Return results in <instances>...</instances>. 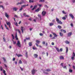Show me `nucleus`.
<instances>
[{
    "instance_id": "nucleus-37",
    "label": "nucleus",
    "mask_w": 75,
    "mask_h": 75,
    "mask_svg": "<svg viewBox=\"0 0 75 75\" xmlns=\"http://www.w3.org/2000/svg\"><path fill=\"white\" fill-rule=\"evenodd\" d=\"M23 10V8L22 7H21V8L19 9V11H22V10Z\"/></svg>"
},
{
    "instance_id": "nucleus-32",
    "label": "nucleus",
    "mask_w": 75,
    "mask_h": 75,
    "mask_svg": "<svg viewBox=\"0 0 75 75\" xmlns=\"http://www.w3.org/2000/svg\"><path fill=\"white\" fill-rule=\"evenodd\" d=\"M59 34L61 37H62V36H63V33H62L61 32H60Z\"/></svg>"
},
{
    "instance_id": "nucleus-33",
    "label": "nucleus",
    "mask_w": 75,
    "mask_h": 75,
    "mask_svg": "<svg viewBox=\"0 0 75 75\" xmlns=\"http://www.w3.org/2000/svg\"><path fill=\"white\" fill-rule=\"evenodd\" d=\"M12 41L13 42V44H16V42L14 41V40H13V39H12Z\"/></svg>"
},
{
    "instance_id": "nucleus-63",
    "label": "nucleus",
    "mask_w": 75,
    "mask_h": 75,
    "mask_svg": "<svg viewBox=\"0 0 75 75\" xmlns=\"http://www.w3.org/2000/svg\"><path fill=\"white\" fill-rule=\"evenodd\" d=\"M36 7H37V6H34L33 8L35 9V8Z\"/></svg>"
},
{
    "instance_id": "nucleus-52",
    "label": "nucleus",
    "mask_w": 75,
    "mask_h": 75,
    "mask_svg": "<svg viewBox=\"0 0 75 75\" xmlns=\"http://www.w3.org/2000/svg\"><path fill=\"white\" fill-rule=\"evenodd\" d=\"M20 68L21 69V70H22V71H23V69H23V68H21V67H20Z\"/></svg>"
},
{
    "instance_id": "nucleus-7",
    "label": "nucleus",
    "mask_w": 75,
    "mask_h": 75,
    "mask_svg": "<svg viewBox=\"0 0 75 75\" xmlns=\"http://www.w3.org/2000/svg\"><path fill=\"white\" fill-rule=\"evenodd\" d=\"M74 57H75V54L74 52H73V57H71V59H72V60H74Z\"/></svg>"
},
{
    "instance_id": "nucleus-18",
    "label": "nucleus",
    "mask_w": 75,
    "mask_h": 75,
    "mask_svg": "<svg viewBox=\"0 0 75 75\" xmlns=\"http://www.w3.org/2000/svg\"><path fill=\"white\" fill-rule=\"evenodd\" d=\"M15 38L16 40H18V38H17V33H16V35H15Z\"/></svg>"
},
{
    "instance_id": "nucleus-27",
    "label": "nucleus",
    "mask_w": 75,
    "mask_h": 75,
    "mask_svg": "<svg viewBox=\"0 0 75 75\" xmlns=\"http://www.w3.org/2000/svg\"><path fill=\"white\" fill-rule=\"evenodd\" d=\"M3 72L4 74V75H6V71L4 70H3Z\"/></svg>"
},
{
    "instance_id": "nucleus-49",
    "label": "nucleus",
    "mask_w": 75,
    "mask_h": 75,
    "mask_svg": "<svg viewBox=\"0 0 75 75\" xmlns=\"http://www.w3.org/2000/svg\"><path fill=\"white\" fill-rule=\"evenodd\" d=\"M70 25L71 26V27H73L74 25H73V23H71L70 24Z\"/></svg>"
},
{
    "instance_id": "nucleus-15",
    "label": "nucleus",
    "mask_w": 75,
    "mask_h": 75,
    "mask_svg": "<svg viewBox=\"0 0 75 75\" xmlns=\"http://www.w3.org/2000/svg\"><path fill=\"white\" fill-rule=\"evenodd\" d=\"M16 55L18 57H23V55H22L20 54H16Z\"/></svg>"
},
{
    "instance_id": "nucleus-25",
    "label": "nucleus",
    "mask_w": 75,
    "mask_h": 75,
    "mask_svg": "<svg viewBox=\"0 0 75 75\" xmlns=\"http://www.w3.org/2000/svg\"><path fill=\"white\" fill-rule=\"evenodd\" d=\"M25 57H26V58H28V54L27 52H25Z\"/></svg>"
},
{
    "instance_id": "nucleus-47",
    "label": "nucleus",
    "mask_w": 75,
    "mask_h": 75,
    "mask_svg": "<svg viewBox=\"0 0 75 75\" xmlns=\"http://www.w3.org/2000/svg\"><path fill=\"white\" fill-rule=\"evenodd\" d=\"M0 69L1 71H3V68H2V67H1V66L0 67Z\"/></svg>"
},
{
    "instance_id": "nucleus-28",
    "label": "nucleus",
    "mask_w": 75,
    "mask_h": 75,
    "mask_svg": "<svg viewBox=\"0 0 75 75\" xmlns=\"http://www.w3.org/2000/svg\"><path fill=\"white\" fill-rule=\"evenodd\" d=\"M50 26H52V25H54V23H50Z\"/></svg>"
},
{
    "instance_id": "nucleus-16",
    "label": "nucleus",
    "mask_w": 75,
    "mask_h": 75,
    "mask_svg": "<svg viewBox=\"0 0 75 75\" xmlns=\"http://www.w3.org/2000/svg\"><path fill=\"white\" fill-rule=\"evenodd\" d=\"M66 53H67L68 51V48L67 47H66Z\"/></svg>"
},
{
    "instance_id": "nucleus-36",
    "label": "nucleus",
    "mask_w": 75,
    "mask_h": 75,
    "mask_svg": "<svg viewBox=\"0 0 75 75\" xmlns=\"http://www.w3.org/2000/svg\"><path fill=\"white\" fill-rule=\"evenodd\" d=\"M69 72H70V73H71L72 72V70L69 69Z\"/></svg>"
},
{
    "instance_id": "nucleus-20",
    "label": "nucleus",
    "mask_w": 75,
    "mask_h": 75,
    "mask_svg": "<svg viewBox=\"0 0 75 75\" xmlns=\"http://www.w3.org/2000/svg\"><path fill=\"white\" fill-rule=\"evenodd\" d=\"M38 18L37 17H36V19H34L33 20V21L34 22H35V23H36V20H38Z\"/></svg>"
},
{
    "instance_id": "nucleus-35",
    "label": "nucleus",
    "mask_w": 75,
    "mask_h": 75,
    "mask_svg": "<svg viewBox=\"0 0 75 75\" xmlns=\"http://www.w3.org/2000/svg\"><path fill=\"white\" fill-rule=\"evenodd\" d=\"M45 1L44 0H40L39 1V2H44Z\"/></svg>"
},
{
    "instance_id": "nucleus-10",
    "label": "nucleus",
    "mask_w": 75,
    "mask_h": 75,
    "mask_svg": "<svg viewBox=\"0 0 75 75\" xmlns=\"http://www.w3.org/2000/svg\"><path fill=\"white\" fill-rule=\"evenodd\" d=\"M13 11H16L17 10H18V8H16V7H14L13 8Z\"/></svg>"
},
{
    "instance_id": "nucleus-2",
    "label": "nucleus",
    "mask_w": 75,
    "mask_h": 75,
    "mask_svg": "<svg viewBox=\"0 0 75 75\" xmlns=\"http://www.w3.org/2000/svg\"><path fill=\"white\" fill-rule=\"evenodd\" d=\"M55 48L58 52H62V51H63V49L62 48H60V50H59V49L58 48H57L56 47H55Z\"/></svg>"
},
{
    "instance_id": "nucleus-29",
    "label": "nucleus",
    "mask_w": 75,
    "mask_h": 75,
    "mask_svg": "<svg viewBox=\"0 0 75 75\" xmlns=\"http://www.w3.org/2000/svg\"><path fill=\"white\" fill-rule=\"evenodd\" d=\"M65 42L68 44H69V42H68L67 40L65 41Z\"/></svg>"
},
{
    "instance_id": "nucleus-1",
    "label": "nucleus",
    "mask_w": 75,
    "mask_h": 75,
    "mask_svg": "<svg viewBox=\"0 0 75 75\" xmlns=\"http://www.w3.org/2000/svg\"><path fill=\"white\" fill-rule=\"evenodd\" d=\"M56 21H57V23L58 24H62V22L61 21H59V19L58 18H56Z\"/></svg>"
},
{
    "instance_id": "nucleus-23",
    "label": "nucleus",
    "mask_w": 75,
    "mask_h": 75,
    "mask_svg": "<svg viewBox=\"0 0 75 75\" xmlns=\"http://www.w3.org/2000/svg\"><path fill=\"white\" fill-rule=\"evenodd\" d=\"M16 31H18V33L20 34H21V31H20V30L16 29Z\"/></svg>"
},
{
    "instance_id": "nucleus-50",
    "label": "nucleus",
    "mask_w": 75,
    "mask_h": 75,
    "mask_svg": "<svg viewBox=\"0 0 75 75\" xmlns=\"http://www.w3.org/2000/svg\"><path fill=\"white\" fill-rule=\"evenodd\" d=\"M33 50H37V49L35 47H33Z\"/></svg>"
},
{
    "instance_id": "nucleus-43",
    "label": "nucleus",
    "mask_w": 75,
    "mask_h": 75,
    "mask_svg": "<svg viewBox=\"0 0 75 75\" xmlns=\"http://www.w3.org/2000/svg\"><path fill=\"white\" fill-rule=\"evenodd\" d=\"M42 44H43V45L45 44V41H43L42 42Z\"/></svg>"
},
{
    "instance_id": "nucleus-31",
    "label": "nucleus",
    "mask_w": 75,
    "mask_h": 75,
    "mask_svg": "<svg viewBox=\"0 0 75 75\" xmlns=\"http://www.w3.org/2000/svg\"><path fill=\"white\" fill-rule=\"evenodd\" d=\"M40 11V8H38V9L35 10V11L36 12H38Z\"/></svg>"
},
{
    "instance_id": "nucleus-48",
    "label": "nucleus",
    "mask_w": 75,
    "mask_h": 75,
    "mask_svg": "<svg viewBox=\"0 0 75 75\" xmlns=\"http://www.w3.org/2000/svg\"><path fill=\"white\" fill-rule=\"evenodd\" d=\"M63 68H64V69L65 68V69H67V66H63Z\"/></svg>"
},
{
    "instance_id": "nucleus-44",
    "label": "nucleus",
    "mask_w": 75,
    "mask_h": 75,
    "mask_svg": "<svg viewBox=\"0 0 75 75\" xmlns=\"http://www.w3.org/2000/svg\"><path fill=\"white\" fill-rule=\"evenodd\" d=\"M58 27L59 28V29H61V26L59 25L58 26Z\"/></svg>"
},
{
    "instance_id": "nucleus-60",
    "label": "nucleus",
    "mask_w": 75,
    "mask_h": 75,
    "mask_svg": "<svg viewBox=\"0 0 75 75\" xmlns=\"http://www.w3.org/2000/svg\"><path fill=\"white\" fill-rule=\"evenodd\" d=\"M50 37L52 38V35L50 34Z\"/></svg>"
},
{
    "instance_id": "nucleus-46",
    "label": "nucleus",
    "mask_w": 75,
    "mask_h": 75,
    "mask_svg": "<svg viewBox=\"0 0 75 75\" xmlns=\"http://www.w3.org/2000/svg\"><path fill=\"white\" fill-rule=\"evenodd\" d=\"M44 74H46V75H48V73L47 72H43Z\"/></svg>"
},
{
    "instance_id": "nucleus-38",
    "label": "nucleus",
    "mask_w": 75,
    "mask_h": 75,
    "mask_svg": "<svg viewBox=\"0 0 75 75\" xmlns=\"http://www.w3.org/2000/svg\"><path fill=\"white\" fill-rule=\"evenodd\" d=\"M62 13L63 14H67V13L66 12H65V11H62Z\"/></svg>"
},
{
    "instance_id": "nucleus-4",
    "label": "nucleus",
    "mask_w": 75,
    "mask_h": 75,
    "mask_svg": "<svg viewBox=\"0 0 75 75\" xmlns=\"http://www.w3.org/2000/svg\"><path fill=\"white\" fill-rule=\"evenodd\" d=\"M16 45H17L18 47H21V44L20 43V41H18Z\"/></svg>"
},
{
    "instance_id": "nucleus-53",
    "label": "nucleus",
    "mask_w": 75,
    "mask_h": 75,
    "mask_svg": "<svg viewBox=\"0 0 75 75\" xmlns=\"http://www.w3.org/2000/svg\"><path fill=\"white\" fill-rule=\"evenodd\" d=\"M15 25H16V26H18V23H16L15 24Z\"/></svg>"
},
{
    "instance_id": "nucleus-40",
    "label": "nucleus",
    "mask_w": 75,
    "mask_h": 75,
    "mask_svg": "<svg viewBox=\"0 0 75 75\" xmlns=\"http://www.w3.org/2000/svg\"><path fill=\"white\" fill-rule=\"evenodd\" d=\"M12 38L13 40H14L15 39L14 37V35L13 34H12Z\"/></svg>"
},
{
    "instance_id": "nucleus-17",
    "label": "nucleus",
    "mask_w": 75,
    "mask_h": 75,
    "mask_svg": "<svg viewBox=\"0 0 75 75\" xmlns=\"http://www.w3.org/2000/svg\"><path fill=\"white\" fill-rule=\"evenodd\" d=\"M23 4V3L21 1L20 3H18L17 5H19V4H20V5H21V4Z\"/></svg>"
},
{
    "instance_id": "nucleus-5",
    "label": "nucleus",
    "mask_w": 75,
    "mask_h": 75,
    "mask_svg": "<svg viewBox=\"0 0 75 75\" xmlns=\"http://www.w3.org/2000/svg\"><path fill=\"white\" fill-rule=\"evenodd\" d=\"M6 24L7 25H8L9 28H11V27H10V26L11 25V23H10V22H6Z\"/></svg>"
},
{
    "instance_id": "nucleus-42",
    "label": "nucleus",
    "mask_w": 75,
    "mask_h": 75,
    "mask_svg": "<svg viewBox=\"0 0 75 75\" xmlns=\"http://www.w3.org/2000/svg\"><path fill=\"white\" fill-rule=\"evenodd\" d=\"M62 19L63 20H66V18H65V17H63L62 18Z\"/></svg>"
},
{
    "instance_id": "nucleus-19",
    "label": "nucleus",
    "mask_w": 75,
    "mask_h": 75,
    "mask_svg": "<svg viewBox=\"0 0 75 75\" xmlns=\"http://www.w3.org/2000/svg\"><path fill=\"white\" fill-rule=\"evenodd\" d=\"M5 16L6 17H7V18H8L9 17V16H8V14H7V13H5Z\"/></svg>"
},
{
    "instance_id": "nucleus-34",
    "label": "nucleus",
    "mask_w": 75,
    "mask_h": 75,
    "mask_svg": "<svg viewBox=\"0 0 75 75\" xmlns=\"http://www.w3.org/2000/svg\"><path fill=\"white\" fill-rule=\"evenodd\" d=\"M19 63L20 64H22V61H21V60H19Z\"/></svg>"
},
{
    "instance_id": "nucleus-45",
    "label": "nucleus",
    "mask_w": 75,
    "mask_h": 75,
    "mask_svg": "<svg viewBox=\"0 0 75 75\" xmlns=\"http://www.w3.org/2000/svg\"><path fill=\"white\" fill-rule=\"evenodd\" d=\"M14 16L15 17H16V18H18L19 17L17 15H15Z\"/></svg>"
},
{
    "instance_id": "nucleus-3",
    "label": "nucleus",
    "mask_w": 75,
    "mask_h": 75,
    "mask_svg": "<svg viewBox=\"0 0 75 75\" xmlns=\"http://www.w3.org/2000/svg\"><path fill=\"white\" fill-rule=\"evenodd\" d=\"M21 30L22 31V33H23H23H24V30H25V28H24L23 27L21 26Z\"/></svg>"
},
{
    "instance_id": "nucleus-21",
    "label": "nucleus",
    "mask_w": 75,
    "mask_h": 75,
    "mask_svg": "<svg viewBox=\"0 0 75 75\" xmlns=\"http://www.w3.org/2000/svg\"><path fill=\"white\" fill-rule=\"evenodd\" d=\"M34 56L35 58H37V57H38V55L36 54H34Z\"/></svg>"
},
{
    "instance_id": "nucleus-24",
    "label": "nucleus",
    "mask_w": 75,
    "mask_h": 75,
    "mask_svg": "<svg viewBox=\"0 0 75 75\" xmlns=\"http://www.w3.org/2000/svg\"><path fill=\"white\" fill-rule=\"evenodd\" d=\"M23 8H25L26 7V5L24 4L21 6Z\"/></svg>"
},
{
    "instance_id": "nucleus-59",
    "label": "nucleus",
    "mask_w": 75,
    "mask_h": 75,
    "mask_svg": "<svg viewBox=\"0 0 75 75\" xmlns=\"http://www.w3.org/2000/svg\"><path fill=\"white\" fill-rule=\"evenodd\" d=\"M45 7H46V8H48V6H47V5H45Z\"/></svg>"
},
{
    "instance_id": "nucleus-61",
    "label": "nucleus",
    "mask_w": 75,
    "mask_h": 75,
    "mask_svg": "<svg viewBox=\"0 0 75 75\" xmlns=\"http://www.w3.org/2000/svg\"><path fill=\"white\" fill-rule=\"evenodd\" d=\"M22 2L23 3H24V4H25V2L24 1H22Z\"/></svg>"
},
{
    "instance_id": "nucleus-62",
    "label": "nucleus",
    "mask_w": 75,
    "mask_h": 75,
    "mask_svg": "<svg viewBox=\"0 0 75 75\" xmlns=\"http://www.w3.org/2000/svg\"><path fill=\"white\" fill-rule=\"evenodd\" d=\"M46 55L47 57H48V53L47 52H46Z\"/></svg>"
},
{
    "instance_id": "nucleus-51",
    "label": "nucleus",
    "mask_w": 75,
    "mask_h": 75,
    "mask_svg": "<svg viewBox=\"0 0 75 75\" xmlns=\"http://www.w3.org/2000/svg\"><path fill=\"white\" fill-rule=\"evenodd\" d=\"M4 65L5 68H7V65H6V64H4Z\"/></svg>"
},
{
    "instance_id": "nucleus-14",
    "label": "nucleus",
    "mask_w": 75,
    "mask_h": 75,
    "mask_svg": "<svg viewBox=\"0 0 75 75\" xmlns=\"http://www.w3.org/2000/svg\"><path fill=\"white\" fill-rule=\"evenodd\" d=\"M52 34L54 35V37H57L58 36L56 34L54 33H52Z\"/></svg>"
},
{
    "instance_id": "nucleus-54",
    "label": "nucleus",
    "mask_w": 75,
    "mask_h": 75,
    "mask_svg": "<svg viewBox=\"0 0 75 75\" xmlns=\"http://www.w3.org/2000/svg\"><path fill=\"white\" fill-rule=\"evenodd\" d=\"M72 3H75V0H72Z\"/></svg>"
},
{
    "instance_id": "nucleus-30",
    "label": "nucleus",
    "mask_w": 75,
    "mask_h": 75,
    "mask_svg": "<svg viewBox=\"0 0 75 75\" xmlns=\"http://www.w3.org/2000/svg\"><path fill=\"white\" fill-rule=\"evenodd\" d=\"M29 1L30 3H34V0H30Z\"/></svg>"
},
{
    "instance_id": "nucleus-26",
    "label": "nucleus",
    "mask_w": 75,
    "mask_h": 75,
    "mask_svg": "<svg viewBox=\"0 0 75 75\" xmlns=\"http://www.w3.org/2000/svg\"><path fill=\"white\" fill-rule=\"evenodd\" d=\"M36 42H37V43L38 44H40V41L38 40H36Z\"/></svg>"
},
{
    "instance_id": "nucleus-6",
    "label": "nucleus",
    "mask_w": 75,
    "mask_h": 75,
    "mask_svg": "<svg viewBox=\"0 0 75 75\" xmlns=\"http://www.w3.org/2000/svg\"><path fill=\"white\" fill-rule=\"evenodd\" d=\"M46 14V12H45V11H43L42 13V16H44Z\"/></svg>"
},
{
    "instance_id": "nucleus-9",
    "label": "nucleus",
    "mask_w": 75,
    "mask_h": 75,
    "mask_svg": "<svg viewBox=\"0 0 75 75\" xmlns=\"http://www.w3.org/2000/svg\"><path fill=\"white\" fill-rule=\"evenodd\" d=\"M71 35H72V32H69L67 34V36L68 37H71Z\"/></svg>"
},
{
    "instance_id": "nucleus-56",
    "label": "nucleus",
    "mask_w": 75,
    "mask_h": 75,
    "mask_svg": "<svg viewBox=\"0 0 75 75\" xmlns=\"http://www.w3.org/2000/svg\"><path fill=\"white\" fill-rule=\"evenodd\" d=\"M43 35V34L42 33H40V36H42Z\"/></svg>"
},
{
    "instance_id": "nucleus-55",
    "label": "nucleus",
    "mask_w": 75,
    "mask_h": 75,
    "mask_svg": "<svg viewBox=\"0 0 75 75\" xmlns=\"http://www.w3.org/2000/svg\"><path fill=\"white\" fill-rule=\"evenodd\" d=\"M60 65H61V66H62V67H63V63H62Z\"/></svg>"
},
{
    "instance_id": "nucleus-11",
    "label": "nucleus",
    "mask_w": 75,
    "mask_h": 75,
    "mask_svg": "<svg viewBox=\"0 0 75 75\" xmlns=\"http://www.w3.org/2000/svg\"><path fill=\"white\" fill-rule=\"evenodd\" d=\"M69 16L72 18V19H73L74 18V16H73V15L72 14H69Z\"/></svg>"
},
{
    "instance_id": "nucleus-41",
    "label": "nucleus",
    "mask_w": 75,
    "mask_h": 75,
    "mask_svg": "<svg viewBox=\"0 0 75 75\" xmlns=\"http://www.w3.org/2000/svg\"><path fill=\"white\" fill-rule=\"evenodd\" d=\"M3 59L4 61V62H6V59H5V58L3 57Z\"/></svg>"
},
{
    "instance_id": "nucleus-8",
    "label": "nucleus",
    "mask_w": 75,
    "mask_h": 75,
    "mask_svg": "<svg viewBox=\"0 0 75 75\" xmlns=\"http://www.w3.org/2000/svg\"><path fill=\"white\" fill-rule=\"evenodd\" d=\"M31 72L32 75H34L35 73V70L34 69H33L32 70V71Z\"/></svg>"
},
{
    "instance_id": "nucleus-39",
    "label": "nucleus",
    "mask_w": 75,
    "mask_h": 75,
    "mask_svg": "<svg viewBox=\"0 0 75 75\" xmlns=\"http://www.w3.org/2000/svg\"><path fill=\"white\" fill-rule=\"evenodd\" d=\"M46 71H51V70L50 69H47L46 70Z\"/></svg>"
},
{
    "instance_id": "nucleus-12",
    "label": "nucleus",
    "mask_w": 75,
    "mask_h": 75,
    "mask_svg": "<svg viewBox=\"0 0 75 75\" xmlns=\"http://www.w3.org/2000/svg\"><path fill=\"white\" fill-rule=\"evenodd\" d=\"M60 59H64V58L62 56H60L59 57Z\"/></svg>"
},
{
    "instance_id": "nucleus-57",
    "label": "nucleus",
    "mask_w": 75,
    "mask_h": 75,
    "mask_svg": "<svg viewBox=\"0 0 75 75\" xmlns=\"http://www.w3.org/2000/svg\"><path fill=\"white\" fill-rule=\"evenodd\" d=\"M52 22L53 23H55V20L54 19L52 21Z\"/></svg>"
},
{
    "instance_id": "nucleus-58",
    "label": "nucleus",
    "mask_w": 75,
    "mask_h": 75,
    "mask_svg": "<svg viewBox=\"0 0 75 75\" xmlns=\"http://www.w3.org/2000/svg\"><path fill=\"white\" fill-rule=\"evenodd\" d=\"M63 32L64 33H66V31L65 30H63Z\"/></svg>"
},
{
    "instance_id": "nucleus-22",
    "label": "nucleus",
    "mask_w": 75,
    "mask_h": 75,
    "mask_svg": "<svg viewBox=\"0 0 75 75\" xmlns=\"http://www.w3.org/2000/svg\"><path fill=\"white\" fill-rule=\"evenodd\" d=\"M29 47L32 46V42H30L29 43Z\"/></svg>"
},
{
    "instance_id": "nucleus-64",
    "label": "nucleus",
    "mask_w": 75,
    "mask_h": 75,
    "mask_svg": "<svg viewBox=\"0 0 75 75\" xmlns=\"http://www.w3.org/2000/svg\"><path fill=\"white\" fill-rule=\"evenodd\" d=\"M73 69H75V67L74 66H73Z\"/></svg>"
},
{
    "instance_id": "nucleus-13",
    "label": "nucleus",
    "mask_w": 75,
    "mask_h": 75,
    "mask_svg": "<svg viewBox=\"0 0 75 75\" xmlns=\"http://www.w3.org/2000/svg\"><path fill=\"white\" fill-rule=\"evenodd\" d=\"M38 16L39 18L40 19V21L41 20V15H40V14H38Z\"/></svg>"
}]
</instances>
